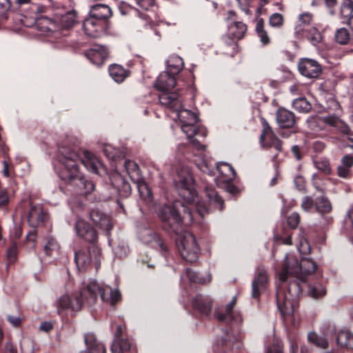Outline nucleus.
Instances as JSON below:
<instances>
[{
  "mask_svg": "<svg viewBox=\"0 0 353 353\" xmlns=\"http://www.w3.org/2000/svg\"><path fill=\"white\" fill-rule=\"evenodd\" d=\"M57 159L63 165L59 176L71 188V191L77 194L86 196L94 190V183L82 175L79 166L81 163L89 171L99 174V169L103 168V165L92 153L81 150L77 145H70L67 141L59 144Z\"/></svg>",
  "mask_w": 353,
  "mask_h": 353,
  "instance_id": "nucleus-1",
  "label": "nucleus"
},
{
  "mask_svg": "<svg viewBox=\"0 0 353 353\" xmlns=\"http://www.w3.org/2000/svg\"><path fill=\"white\" fill-rule=\"evenodd\" d=\"M101 301L114 306L121 299V294L117 290H113L109 286H103L97 281L90 282L87 286L82 288L79 294L61 296L57 301V313L62 316L63 312L70 309L72 311H79L82 306L87 305L92 306L96 303L98 296Z\"/></svg>",
  "mask_w": 353,
  "mask_h": 353,
  "instance_id": "nucleus-2",
  "label": "nucleus"
},
{
  "mask_svg": "<svg viewBox=\"0 0 353 353\" xmlns=\"http://www.w3.org/2000/svg\"><path fill=\"white\" fill-rule=\"evenodd\" d=\"M160 103L173 112L182 123L181 130L187 135L193 148L198 151H203L205 145L202 144L198 137L205 138L207 130L205 127L196 125L199 118L193 112L183 108L182 99L179 93L171 95L163 94L160 97Z\"/></svg>",
  "mask_w": 353,
  "mask_h": 353,
  "instance_id": "nucleus-3",
  "label": "nucleus"
},
{
  "mask_svg": "<svg viewBox=\"0 0 353 353\" xmlns=\"http://www.w3.org/2000/svg\"><path fill=\"white\" fill-rule=\"evenodd\" d=\"M279 281L280 283L276 294V301L277 308L284 319L286 316L294 313V307L302 294L301 278L294 276L293 279H290V276L285 281L279 280Z\"/></svg>",
  "mask_w": 353,
  "mask_h": 353,
  "instance_id": "nucleus-4",
  "label": "nucleus"
},
{
  "mask_svg": "<svg viewBox=\"0 0 353 353\" xmlns=\"http://www.w3.org/2000/svg\"><path fill=\"white\" fill-rule=\"evenodd\" d=\"M165 230L178 233L185 216L192 219L190 209L179 200L163 205L159 212Z\"/></svg>",
  "mask_w": 353,
  "mask_h": 353,
  "instance_id": "nucleus-5",
  "label": "nucleus"
},
{
  "mask_svg": "<svg viewBox=\"0 0 353 353\" xmlns=\"http://www.w3.org/2000/svg\"><path fill=\"white\" fill-rule=\"evenodd\" d=\"M174 183L179 195L186 202L193 203L197 197V192L194 187L192 168L189 165H182L176 170L174 178Z\"/></svg>",
  "mask_w": 353,
  "mask_h": 353,
  "instance_id": "nucleus-6",
  "label": "nucleus"
},
{
  "mask_svg": "<svg viewBox=\"0 0 353 353\" xmlns=\"http://www.w3.org/2000/svg\"><path fill=\"white\" fill-rule=\"evenodd\" d=\"M176 245L179 252L185 261L190 263L197 261L200 248L192 234H185L176 240Z\"/></svg>",
  "mask_w": 353,
  "mask_h": 353,
  "instance_id": "nucleus-7",
  "label": "nucleus"
},
{
  "mask_svg": "<svg viewBox=\"0 0 353 353\" xmlns=\"http://www.w3.org/2000/svg\"><path fill=\"white\" fill-rule=\"evenodd\" d=\"M125 325H117L110 348L112 353H137L136 345L130 339L125 337Z\"/></svg>",
  "mask_w": 353,
  "mask_h": 353,
  "instance_id": "nucleus-8",
  "label": "nucleus"
},
{
  "mask_svg": "<svg viewBox=\"0 0 353 353\" xmlns=\"http://www.w3.org/2000/svg\"><path fill=\"white\" fill-rule=\"evenodd\" d=\"M205 194L208 198V203L204 201H199L196 206L197 212L201 217L214 210L222 211L223 210L224 201L212 186L207 185L205 187Z\"/></svg>",
  "mask_w": 353,
  "mask_h": 353,
  "instance_id": "nucleus-9",
  "label": "nucleus"
},
{
  "mask_svg": "<svg viewBox=\"0 0 353 353\" xmlns=\"http://www.w3.org/2000/svg\"><path fill=\"white\" fill-rule=\"evenodd\" d=\"M263 126L262 133L260 137V143L263 148H274L277 153L272 157V161L277 162L278 153L282 151L283 142L274 134L272 128L268 121L263 119L261 120Z\"/></svg>",
  "mask_w": 353,
  "mask_h": 353,
  "instance_id": "nucleus-10",
  "label": "nucleus"
},
{
  "mask_svg": "<svg viewBox=\"0 0 353 353\" xmlns=\"http://www.w3.org/2000/svg\"><path fill=\"white\" fill-rule=\"evenodd\" d=\"M110 23L99 21L89 15L83 23L85 34L91 38H99L107 34Z\"/></svg>",
  "mask_w": 353,
  "mask_h": 353,
  "instance_id": "nucleus-11",
  "label": "nucleus"
},
{
  "mask_svg": "<svg viewBox=\"0 0 353 353\" xmlns=\"http://www.w3.org/2000/svg\"><path fill=\"white\" fill-rule=\"evenodd\" d=\"M92 254L96 261H98L100 250L96 245L86 249H81L75 252L74 262L79 271H85L91 265Z\"/></svg>",
  "mask_w": 353,
  "mask_h": 353,
  "instance_id": "nucleus-12",
  "label": "nucleus"
},
{
  "mask_svg": "<svg viewBox=\"0 0 353 353\" xmlns=\"http://www.w3.org/2000/svg\"><path fill=\"white\" fill-rule=\"evenodd\" d=\"M236 303V298L234 296L225 306H221L215 310L214 314L219 322L230 325L234 321L240 320V316L234 312Z\"/></svg>",
  "mask_w": 353,
  "mask_h": 353,
  "instance_id": "nucleus-13",
  "label": "nucleus"
},
{
  "mask_svg": "<svg viewBox=\"0 0 353 353\" xmlns=\"http://www.w3.org/2000/svg\"><path fill=\"white\" fill-rule=\"evenodd\" d=\"M176 84V77L170 74L169 72H161L154 83V87L156 90L161 92L159 99L163 94L171 95L177 92H172L171 90L174 88Z\"/></svg>",
  "mask_w": 353,
  "mask_h": 353,
  "instance_id": "nucleus-14",
  "label": "nucleus"
},
{
  "mask_svg": "<svg viewBox=\"0 0 353 353\" xmlns=\"http://www.w3.org/2000/svg\"><path fill=\"white\" fill-rule=\"evenodd\" d=\"M49 219L48 214L44 211L43 206L39 204H30L28 214V223L32 228L45 225Z\"/></svg>",
  "mask_w": 353,
  "mask_h": 353,
  "instance_id": "nucleus-15",
  "label": "nucleus"
},
{
  "mask_svg": "<svg viewBox=\"0 0 353 353\" xmlns=\"http://www.w3.org/2000/svg\"><path fill=\"white\" fill-rule=\"evenodd\" d=\"M74 229L78 236L88 243L94 245L97 242L98 232L88 222L79 219L76 221Z\"/></svg>",
  "mask_w": 353,
  "mask_h": 353,
  "instance_id": "nucleus-16",
  "label": "nucleus"
},
{
  "mask_svg": "<svg viewBox=\"0 0 353 353\" xmlns=\"http://www.w3.org/2000/svg\"><path fill=\"white\" fill-rule=\"evenodd\" d=\"M298 69L303 76L309 79L318 78L322 73L321 65L316 61L308 58L300 59Z\"/></svg>",
  "mask_w": 353,
  "mask_h": 353,
  "instance_id": "nucleus-17",
  "label": "nucleus"
},
{
  "mask_svg": "<svg viewBox=\"0 0 353 353\" xmlns=\"http://www.w3.org/2000/svg\"><path fill=\"white\" fill-rule=\"evenodd\" d=\"M213 305L212 299L202 294H198L192 300L194 312L199 317H208L210 315Z\"/></svg>",
  "mask_w": 353,
  "mask_h": 353,
  "instance_id": "nucleus-18",
  "label": "nucleus"
},
{
  "mask_svg": "<svg viewBox=\"0 0 353 353\" xmlns=\"http://www.w3.org/2000/svg\"><path fill=\"white\" fill-rule=\"evenodd\" d=\"M268 285V276L263 269H258L252 283V296L259 299L261 293L265 291Z\"/></svg>",
  "mask_w": 353,
  "mask_h": 353,
  "instance_id": "nucleus-19",
  "label": "nucleus"
},
{
  "mask_svg": "<svg viewBox=\"0 0 353 353\" xmlns=\"http://www.w3.org/2000/svg\"><path fill=\"white\" fill-rule=\"evenodd\" d=\"M241 345L239 341L230 336V328H228L225 336L217 340L214 351L218 353H228L230 351L233 352L234 348L239 349Z\"/></svg>",
  "mask_w": 353,
  "mask_h": 353,
  "instance_id": "nucleus-20",
  "label": "nucleus"
},
{
  "mask_svg": "<svg viewBox=\"0 0 353 353\" xmlns=\"http://www.w3.org/2000/svg\"><path fill=\"white\" fill-rule=\"evenodd\" d=\"M294 37L299 40H306L313 46H317L323 40L321 32L314 26L307 29L298 28V31L294 32Z\"/></svg>",
  "mask_w": 353,
  "mask_h": 353,
  "instance_id": "nucleus-21",
  "label": "nucleus"
},
{
  "mask_svg": "<svg viewBox=\"0 0 353 353\" xmlns=\"http://www.w3.org/2000/svg\"><path fill=\"white\" fill-rule=\"evenodd\" d=\"M90 216L96 227L105 230L107 234H110L112 228V224L109 216L99 209H92L90 213Z\"/></svg>",
  "mask_w": 353,
  "mask_h": 353,
  "instance_id": "nucleus-22",
  "label": "nucleus"
},
{
  "mask_svg": "<svg viewBox=\"0 0 353 353\" xmlns=\"http://www.w3.org/2000/svg\"><path fill=\"white\" fill-rule=\"evenodd\" d=\"M57 24H58L57 32L61 34L66 35L63 31L72 28L77 21V12L74 10L69 11L63 14L57 15Z\"/></svg>",
  "mask_w": 353,
  "mask_h": 353,
  "instance_id": "nucleus-23",
  "label": "nucleus"
},
{
  "mask_svg": "<svg viewBox=\"0 0 353 353\" xmlns=\"http://www.w3.org/2000/svg\"><path fill=\"white\" fill-rule=\"evenodd\" d=\"M301 266V261L295 257H287L281 272L279 274V280L285 281L290 276L299 277L301 270H296V267Z\"/></svg>",
  "mask_w": 353,
  "mask_h": 353,
  "instance_id": "nucleus-24",
  "label": "nucleus"
},
{
  "mask_svg": "<svg viewBox=\"0 0 353 353\" xmlns=\"http://www.w3.org/2000/svg\"><path fill=\"white\" fill-rule=\"evenodd\" d=\"M84 342L86 350L79 353H106L105 345L99 341L93 333H87L84 335Z\"/></svg>",
  "mask_w": 353,
  "mask_h": 353,
  "instance_id": "nucleus-25",
  "label": "nucleus"
},
{
  "mask_svg": "<svg viewBox=\"0 0 353 353\" xmlns=\"http://www.w3.org/2000/svg\"><path fill=\"white\" fill-rule=\"evenodd\" d=\"M110 181L121 198H125L130 196L131 194L130 185L119 174H112L110 176Z\"/></svg>",
  "mask_w": 353,
  "mask_h": 353,
  "instance_id": "nucleus-26",
  "label": "nucleus"
},
{
  "mask_svg": "<svg viewBox=\"0 0 353 353\" xmlns=\"http://www.w3.org/2000/svg\"><path fill=\"white\" fill-rule=\"evenodd\" d=\"M43 12L33 14L31 18L34 19L37 26L43 31L57 32L58 24H57L56 17L50 18L43 15Z\"/></svg>",
  "mask_w": 353,
  "mask_h": 353,
  "instance_id": "nucleus-27",
  "label": "nucleus"
},
{
  "mask_svg": "<svg viewBox=\"0 0 353 353\" xmlns=\"http://www.w3.org/2000/svg\"><path fill=\"white\" fill-rule=\"evenodd\" d=\"M89 15L99 21L110 23L109 19L112 16V11L109 6L97 3L90 6Z\"/></svg>",
  "mask_w": 353,
  "mask_h": 353,
  "instance_id": "nucleus-28",
  "label": "nucleus"
},
{
  "mask_svg": "<svg viewBox=\"0 0 353 353\" xmlns=\"http://www.w3.org/2000/svg\"><path fill=\"white\" fill-rule=\"evenodd\" d=\"M84 54L93 64L101 65L108 57V52L105 47L98 46L97 48L87 50Z\"/></svg>",
  "mask_w": 353,
  "mask_h": 353,
  "instance_id": "nucleus-29",
  "label": "nucleus"
},
{
  "mask_svg": "<svg viewBox=\"0 0 353 353\" xmlns=\"http://www.w3.org/2000/svg\"><path fill=\"white\" fill-rule=\"evenodd\" d=\"M276 121L282 128H291L296 123L294 114L285 108H279L276 112Z\"/></svg>",
  "mask_w": 353,
  "mask_h": 353,
  "instance_id": "nucleus-30",
  "label": "nucleus"
},
{
  "mask_svg": "<svg viewBox=\"0 0 353 353\" xmlns=\"http://www.w3.org/2000/svg\"><path fill=\"white\" fill-rule=\"evenodd\" d=\"M14 3L18 8L25 11L30 17L39 12H43L45 9L43 6L34 3L32 0H15Z\"/></svg>",
  "mask_w": 353,
  "mask_h": 353,
  "instance_id": "nucleus-31",
  "label": "nucleus"
},
{
  "mask_svg": "<svg viewBox=\"0 0 353 353\" xmlns=\"http://www.w3.org/2000/svg\"><path fill=\"white\" fill-rule=\"evenodd\" d=\"M296 270H301L299 277L301 282L306 281V276L314 274L317 270L316 263L311 259L303 256L301 260V266L296 267Z\"/></svg>",
  "mask_w": 353,
  "mask_h": 353,
  "instance_id": "nucleus-32",
  "label": "nucleus"
},
{
  "mask_svg": "<svg viewBox=\"0 0 353 353\" xmlns=\"http://www.w3.org/2000/svg\"><path fill=\"white\" fill-rule=\"evenodd\" d=\"M234 37L230 34L224 35L221 38V45L223 50V53L230 57H234L239 50V46L237 41Z\"/></svg>",
  "mask_w": 353,
  "mask_h": 353,
  "instance_id": "nucleus-33",
  "label": "nucleus"
},
{
  "mask_svg": "<svg viewBox=\"0 0 353 353\" xmlns=\"http://www.w3.org/2000/svg\"><path fill=\"white\" fill-rule=\"evenodd\" d=\"M336 341L341 348L353 350V334L348 330H341L336 334Z\"/></svg>",
  "mask_w": 353,
  "mask_h": 353,
  "instance_id": "nucleus-34",
  "label": "nucleus"
},
{
  "mask_svg": "<svg viewBox=\"0 0 353 353\" xmlns=\"http://www.w3.org/2000/svg\"><path fill=\"white\" fill-rule=\"evenodd\" d=\"M108 72L110 77L117 83L123 82L130 74V70L118 64L110 65Z\"/></svg>",
  "mask_w": 353,
  "mask_h": 353,
  "instance_id": "nucleus-35",
  "label": "nucleus"
},
{
  "mask_svg": "<svg viewBox=\"0 0 353 353\" xmlns=\"http://www.w3.org/2000/svg\"><path fill=\"white\" fill-rule=\"evenodd\" d=\"M146 234L148 235L149 239L146 240L147 242H154L158 248V249L161 251V254L166 257L170 254L169 247L167 243L162 239L161 236L157 233L152 231L146 230Z\"/></svg>",
  "mask_w": 353,
  "mask_h": 353,
  "instance_id": "nucleus-36",
  "label": "nucleus"
},
{
  "mask_svg": "<svg viewBox=\"0 0 353 353\" xmlns=\"http://www.w3.org/2000/svg\"><path fill=\"white\" fill-rule=\"evenodd\" d=\"M258 16L255 20L256 26H255V31L260 38V41L263 45H268L270 43V38L268 37L267 31L264 28L265 21L263 18L259 17V14H261V8L257 9Z\"/></svg>",
  "mask_w": 353,
  "mask_h": 353,
  "instance_id": "nucleus-37",
  "label": "nucleus"
},
{
  "mask_svg": "<svg viewBox=\"0 0 353 353\" xmlns=\"http://www.w3.org/2000/svg\"><path fill=\"white\" fill-rule=\"evenodd\" d=\"M216 171L223 177V181H232L236 175L234 169L226 163H216Z\"/></svg>",
  "mask_w": 353,
  "mask_h": 353,
  "instance_id": "nucleus-38",
  "label": "nucleus"
},
{
  "mask_svg": "<svg viewBox=\"0 0 353 353\" xmlns=\"http://www.w3.org/2000/svg\"><path fill=\"white\" fill-rule=\"evenodd\" d=\"M124 166L131 181L139 183L143 177L139 165L133 161L126 160Z\"/></svg>",
  "mask_w": 353,
  "mask_h": 353,
  "instance_id": "nucleus-39",
  "label": "nucleus"
},
{
  "mask_svg": "<svg viewBox=\"0 0 353 353\" xmlns=\"http://www.w3.org/2000/svg\"><path fill=\"white\" fill-rule=\"evenodd\" d=\"M247 32V26L241 21H234L228 26V32L236 39H241Z\"/></svg>",
  "mask_w": 353,
  "mask_h": 353,
  "instance_id": "nucleus-40",
  "label": "nucleus"
},
{
  "mask_svg": "<svg viewBox=\"0 0 353 353\" xmlns=\"http://www.w3.org/2000/svg\"><path fill=\"white\" fill-rule=\"evenodd\" d=\"M316 211L321 214L330 213L332 206L329 199L325 196H321L315 199Z\"/></svg>",
  "mask_w": 353,
  "mask_h": 353,
  "instance_id": "nucleus-41",
  "label": "nucleus"
},
{
  "mask_svg": "<svg viewBox=\"0 0 353 353\" xmlns=\"http://www.w3.org/2000/svg\"><path fill=\"white\" fill-rule=\"evenodd\" d=\"M313 21V14L310 12H303L299 14L298 20L296 22L294 26V32L298 31L299 29H307L309 28L314 27L312 26Z\"/></svg>",
  "mask_w": 353,
  "mask_h": 353,
  "instance_id": "nucleus-42",
  "label": "nucleus"
},
{
  "mask_svg": "<svg viewBox=\"0 0 353 353\" xmlns=\"http://www.w3.org/2000/svg\"><path fill=\"white\" fill-rule=\"evenodd\" d=\"M308 294L311 297L319 299L326 294V290L321 282L316 281L308 285Z\"/></svg>",
  "mask_w": 353,
  "mask_h": 353,
  "instance_id": "nucleus-43",
  "label": "nucleus"
},
{
  "mask_svg": "<svg viewBox=\"0 0 353 353\" xmlns=\"http://www.w3.org/2000/svg\"><path fill=\"white\" fill-rule=\"evenodd\" d=\"M183 65V60L180 57H176L170 58L168 61V71L166 72L175 77L182 70Z\"/></svg>",
  "mask_w": 353,
  "mask_h": 353,
  "instance_id": "nucleus-44",
  "label": "nucleus"
},
{
  "mask_svg": "<svg viewBox=\"0 0 353 353\" xmlns=\"http://www.w3.org/2000/svg\"><path fill=\"white\" fill-rule=\"evenodd\" d=\"M186 276L191 283H196L199 284H206L211 281V276L209 274L207 276L200 275L197 272L193 271L190 268H187Z\"/></svg>",
  "mask_w": 353,
  "mask_h": 353,
  "instance_id": "nucleus-45",
  "label": "nucleus"
},
{
  "mask_svg": "<svg viewBox=\"0 0 353 353\" xmlns=\"http://www.w3.org/2000/svg\"><path fill=\"white\" fill-rule=\"evenodd\" d=\"M137 184L140 196L146 201H151L152 199V193L148 184L145 182L143 177L141 178V181L139 183H134Z\"/></svg>",
  "mask_w": 353,
  "mask_h": 353,
  "instance_id": "nucleus-46",
  "label": "nucleus"
},
{
  "mask_svg": "<svg viewBox=\"0 0 353 353\" xmlns=\"http://www.w3.org/2000/svg\"><path fill=\"white\" fill-rule=\"evenodd\" d=\"M334 37L336 41L341 45H346L353 39V35L352 36L345 28L338 29L335 32Z\"/></svg>",
  "mask_w": 353,
  "mask_h": 353,
  "instance_id": "nucleus-47",
  "label": "nucleus"
},
{
  "mask_svg": "<svg viewBox=\"0 0 353 353\" xmlns=\"http://www.w3.org/2000/svg\"><path fill=\"white\" fill-rule=\"evenodd\" d=\"M308 341L318 347L325 349L328 347V342L325 337L319 336L316 332H310L307 335Z\"/></svg>",
  "mask_w": 353,
  "mask_h": 353,
  "instance_id": "nucleus-48",
  "label": "nucleus"
},
{
  "mask_svg": "<svg viewBox=\"0 0 353 353\" xmlns=\"http://www.w3.org/2000/svg\"><path fill=\"white\" fill-rule=\"evenodd\" d=\"M292 107L294 110L305 113L309 112L312 109L311 104L305 98L294 99L292 103Z\"/></svg>",
  "mask_w": 353,
  "mask_h": 353,
  "instance_id": "nucleus-49",
  "label": "nucleus"
},
{
  "mask_svg": "<svg viewBox=\"0 0 353 353\" xmlns=\"http://www.w3.org/2000/svg\"><path fill=\"white\" fill-rule=\"evenodd\" d=\"M292 232L290 229L283 228L281 234L276 233L274 235V239L276 241H281L285 245H292Z\"/></svg>",
  "mask_w": 353,
  "mask_h": 353,
  "instance_id": "nucleus-50",
  "label": "nucleus"
},
{
  "mask_svg": "<svg viewBox=\"0 0 353 353\" xmlns=\"http://www.w3.org/2000/svg\"><path fill=\"white\" fill-rule=\"evenodd\" d=\"M314 164L317 170L322 172L325 175H329L332 172L330 162L327 159L320 158L314 161Z\"/></svg>",
  "mask_w": 353,
  "mask_h": 353,
  "instance_id": "nucleus-51",
  "label": "nucleus"
},
{
  "mask_svg": "<svg viewBox=\"0 0 353 353\" xmlns=\"http://www.w3.org/2000/svg\"><path fill=\"white\" fill-rule=\"evenodd\" d=\"M353 0H343L340 7V14L343 19H347L352 14Z\"/></svg>",
  "mask_w": 353,
  "mask_h": 353,
  "instance_id": "nucleus-52",
  "label": "nucleus"
},
{
  "mask_svg": "<svg viewBox=\"0 0 353 353\" xmlns=\"http://www.w3.org/2000/svg\"><path fill=\"white\" fill-rule=\"evenodd\" d=\"M59 245L57 240L53 237L47 239L46 244L44 246V252L47 256H51L54 251L58 250Z\"/></svg>",
  "mask_w": 353,
  "mask_h": 353,
  "instance_id": "nucleus-53",
  "label": "nucleus"
},
{
  "mask_svg": "<svg viewBox=\"0 0 353 353\" xmlns=\"http://www.w3.org/2000/svg\"><path fill=\"white\" fill-rule=\"evenodd\" d=\"M283 17L280 13L272 14L269 19V24L273 28H281L283 25Z\"/></svg>",
  "mask_w": 353,
  "mask_h": 353,
  "instance_id": "nucleus-54",
  "label": "nucleus"
},
{
  "mask_svg": "<svg viewBox=\"0 0 353 353\" xmlns=\"http://www.w3.org/2000/svg\"><path fill=\"white\" fill-rule=\"evenodd\" d=\"M298 250L300 254L304 256H306L311 252V246L307 241V240L305 238H301L299 241V243L297 246Z\"/></svg>",
  "mask_w": 353,
  "mask_h": 353,
  "instance_id": "nucleus-55",
  "label": "nucleus"
},
{
  "mask_svg": "<svg viewBox=\"0 0 353 353\" xmlns=\"http://www.w3.org/2000/svg\"><path fill=\"white\" fill-rule=\"evenodd\" d=\"M301 221V217L299 213L292 212L287 218V223L291 230L296 229Z\"/></svg>",
  "mask_w": 353,
  "mask_h": 353,
  "instance_id": "nucleus-56",
  "label": "nucleus"
},
{
  "mask_svg": "<svg viewBox=\"0 0 353 353\" xmlns=\"http://www.w3.org/2000/svg\"><path fill=\"white\" fill-rule=\"evenodd\" d=\"M301 206L305 212H308L315 208V200L310 196H305L302 199Z\"/></svg>",
  "mask_w": 353,
  "mask_h": 353,
  "instance_id": "nucleus-57",
  "label": "nucleus"
},
{
  "mask_svg": "<svg viewBox=\"0 0 353 353\" xmlns=\"http://www.w3.org/2000/svg\"><path fill=\"white\" fill-rule=\"evenodd\" d=\"M11 0H0V17L6 19V14L12 6Z\"/></svg>",
  "mask_w": 353,
  "mask_h": 353,
  "instance_id": "nucleus-58",
  "label": "nucleus"
},
{
  "mask_svg": "<svg viewBox=\"0 0 353 353\" xmlns=\"http://www.w3.org/2000/svg\"><path fill=\"white\" fill-rule=\"evenodd\" d=\"M17 245L16 243L11 245L7 250V259L10 263H14L17 259Z\"/></svg>",
  "mask_w": 353,
  "mask_h": 353,
  "instance_id": "nucleus-59",
  "label": "nucleus"
},
{
  "mask_svg": "<svg viewBox=\"0 0 353 353\" xmlns=\"http://www.w3.org/2000/svg\"><path fill=\"white\" fill-rule=\"evenodd\" d=\"M196 166L203 173H205L210 176H214L215 174L216 170L211 168L208 163L205 161H202L200 164H196Z\"/></svg>",
  "mask_w": 353,
  "mask_h": 353,
  "instance_id": "nucleus-60",
  "label": "nucleus"
},
{
  "mask_svg": "<svg viewBox=\"0 0 353 353\" xmlns=\"http://www.w3.org/2000/svg\"><path fill=\"white\" fill-rule=\"evenodd\" d=\"M341 133L347 136H353V132L350 126L343 121H341L336 128Z\"/></svg>",
  "mask_w": 353,
  "mask_h": 353,
  "instance_id": "nucleus-61",
  "label": "nucleus"
},
{
  "mask_svg": "<svg viewBox=\"0 0 353 353\" xmlns=\"http://www.w3.org/2000/svg\"><path fill=\"white\" fill-rule=\"evenodd\" d=\"M325 6L328 10L330 15L336 14V8L337 7V0H323Z\"/></svg>",
  "mask_w": 353,
  "mask_h": 353,
  "instance_id": "nucleus-62",
  "label": "nucleus"
},
{
  "mask_svg": "<svg viewBox=\"0 0 353 353\" xmlns=\"http://www.w3.org/2000/svg\"><path fill=\"white\" fill-rule=\"evenodd\" d=\"M337 174L339 176L348 179L352 176L351 170L344 165H339L337 168Z\"/></svg>",
  "mask_w": 353,
  "mask_h": 353,
  "instance_id": "nucleus-63",
  "label": "nucleus"
},
{
  "mask_svg": "<svg viewBox=\"0 0 353 353\" xmlns=\"http://www.w3.org/2000/svg\"><path fill=\"white\" fill-rule=\"evenodd\" d=\"M137 4L144 10H149L154 6V0H136Z\"/></svg>",
  "mask_w": 353,
  "mask_h": 353,
  "instance_id": "nucleus-64",
  "label": "nucleus"
}]
</instances>
